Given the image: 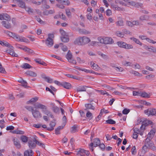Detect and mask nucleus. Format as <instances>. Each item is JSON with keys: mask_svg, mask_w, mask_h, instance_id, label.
<instances>
[{"mask_svg": "<svg viewBox=\"0 0 156 156\" xmlns=\"http://www.w3.org/2000/svg\"><path fill=\"white\" fill-rule=\"evenodd\" d=\"M98 146L102 151L104 150L105 146L103 143H102L101 144L100 143V145H99Z\"/></svg>", "mask_w": 156, "mask_h": 156, "instance_id": "54", "label": "nucleus"}, {"mask_svg": "<svg viewBox=\"0 0 156 156\" xmlns=\"http://www.w3.org/2000/svg\"><path fill=\"white\" fill-rule=\"evenodd\" d=\"M5 33L6 34H8L9 36L12 37L14 38L16 34L12 32H10L8 31H5Z\"/></svg>", "mask_w": 156, "mask_h": 156, "instance_id": "34", "label": "nucleus"}, {"mask_svg": "<svg viewBox=\"0 0 156 156\" xmlns=\"http://www.w3.org/2000/svg\"><path fill=\"white\" fill-rule=\"evenodd\" d=\"M0 72L2 73H4L5 72V69L2 67L1 64H0Z\"/></svg>", "mask_w": 156, "mask_h": 156, "instance_id": "63", "label": "nucleus"}, {"mask_svg": "<svg viewBox=\"0 0 156 156\" xmlns=\"http://www.w3.org/2000/svg\"><path fill=\"white\" fill-rule=\"evenodd\" d=\"M46 45L49 48L51 47L54 44V41L52 39L47 38L45 41Z\"/></svg>", "mask_w": 156, "mask_h": 156, "instance_id": "4", "label": "nucleus"}, {"mask_svg": "<svg viewBox=\"0 0 156 156\" xmlns=\"http://www.w3.org/2000/svg\"><path fill=\"white\" fill-rule=\"evenodd\" d=\"M141 92H139V91H133V96H141Z\"/></svg>", "mask_w": 156, "mask_h": 156, "instance_id": "53", "label": "nucleus"}, {"mask_svg": "<svg viewBox=\"0 0 156 156\" xmlns=\"http://www.w3.org/2000/svg\"><path fill=\"white\" fill-rule=\"evenodd\" d=\"M64 127V126H58L57 128L55 129V133L56 134H59L60 133L59 131L61 129H62Z\"/></svg>", "mask_w": 156, "mask_h": 156, "instance_id": "33", "label": "nucleus"}, {"mask_svg": "<svg viewBox=\"0 0 156 156\" xmlns=\"http://www.w3.org/2000/svg\"><path fill=\"white\" fill-rule=\"evenodd\" d=\"M1 45L3 46H5L8 48H9L10 49H12L13 48V47L9 43H8L7 42H3L2 41V44H1Z\"/></svg>", "mask_w": 156, "mask_h": 156, "instance_id": "25", "label": "nucleus"}, {"mask_svg": "<svg viewBox=\"0 0 156 156\" xmlns=\"http://www.w3.org/2000/svg\"><path fill=\"white\" fill-rule=\"evenodd\" d=\"M34 17L37 20L38 22L41 24L44 23V22L43 21L39 16H35Z\"/></svg>", "mask_w": 156, "mask_h": 156, "instance_id": "51", "label": "nucleus"}, {"mask_svg": "<svg viewBox=\"0 0 156 156\" xmlns=\"http://www.w3.org/2000/svg\"><path fill=\"white\" fill-rule=\"evenodd\" d=\"M140 96L144 98H149L150 97V94H148L145 92H141Z\"/></svg>", "mask_w": 156, "mask_h": 156, "instance_id": "31", "label": "nucleus"}, {"mask_svg": "<svg viewBox=\"0 0 156 156\" xmlns=\"http://www.w3.org/2000/svg\"><path fill=\"white\" fill-rule=\"evenodd\" d=\"M102 111H104V109L101 110L100 113L99 115L98 116V117L96 118V121H98L100 120V118H101V117L102 116Z\"/></svg>", "mask_w": 156, "mask_h": 156, "instance_id": "46", "label": "nucleus"}, {"mask_svg": "<svg viewBox=\"0 0 156 156\" xmlns=\"http://www.w3.org/2000/svg\"><path fill=\"white\" fill-rule=\"evenodd\" d=\"M21 83L22 84V86L25 88H28L30 87L27 86V83L24 80L22 82V83Z\"/></svg>", "mask_w": 156, "mask_h": 156, "instance_id": "49", "label": "nucleus"}, {"mask_svg": "<svg viewBox=\"0 0 156 156\" xmlns=\"http://www.w3.org/2000/svg\"><path fill=\"white\" fill-rule=\"evenodd\" d=\"M61 41L64 43L68 42L69 41V38L68 36H62L60 37Z\"/></svg>", "mask_w": 156, "mask_h": 156, "instance_id": "27", "label": "nucleus"}, {"mask_svg": "<svg viewBox=\"0 0 156 156\" xmlns=\"http://www.w3.org/2000/svg\"><path fill=\"white\" fill-rule=\"evenodd\" d=\"M74 44L79 45H83L82 37L77 38L74 41Z\"/></svg>", "mask_w": 156, "mask_h": 156, "instance_id": "6", "label": "nucleus"}, {"mask_svg": "<svg viewBox=\"0 0 156 156\" xmlns=\"http://www.w3.org/2000/svg\"><path fill=\"white\" fill-rule=\"evenodd\" d=\"M53 112L55 113H58L59 111V109L57 106H55V107H53V108H52Z\"/></svg>", "mask_w": 156, "mask_h": 156, "instance_id": "41", "label": "nucleus"}, {"mask_svg": "<svg viewBox=\"0 0 156 156\" xmlns=\"http://www.w3.org/2000/svg\"><path fill=\"white\" fill-rule=\"evenodd\" d=\"M155 133V129L151 130L147 135L148 137L153 138L154 136Z\"/></svg>", "mask_w": 156, "mask_h": 156, "instance_id": "24", "label": "nucleus"}, {"mask_svg": "<svg viewBox=\"0 0 156 156\" xmlns=\"http://www.w3.org/2000/svg\"><path fill=\"white\" fill-rule=\"evenodd\" d=\"M88 87L87 86H80L76 88V90L77 92L86 91V88Z\"/></svg>", "mask_w": 156, "mask_h": 156, "instance_id": "12", "label": "nucleus"}, {"mask_svg": "<svg viewBox=\"0 0 156 156\" xmlns=\"http://www.w3.org/2000/svg\"><path fill=\"white\" fill-rule=\"evenodd\" d=\"M32 114L33 117L35 118H41L42 117V115L40 112L36 109L34 110Z\"/></svg>", "mask_w": 156, "mask_h": 156, "instance_id": "5", "label": "nucleus"}, {"mask_svg": "<svg viewBox=\"0 0 156 156\" xmlns=\"http://www.w3.org/2000/svg\"><path fill=\"white\" fill-rule=\"evenodd\" d=\"M143 124L140 127V129L141 130H142V129L143 127V126H144V130L145 129V127L146 126H147L149 124L151 125L153 122L149 120H144L142 122Z\"/></svg>", "mask_w": 156, "mask_h": 156, "instance_id": "8", "label": "nucleus"}, {"mask_svg": "<svg viewBox=\"0 0 156 156\" xmlns=\"http://www.w3.org/2000/svg\"><path fill=\"white\" fill-rule=\"evenodd\" d=\"M133 48V46L130 44H127L126 43V45L125 46L124 48L127 49H132Z\"/></svg>", "mask_w": 156, "mask_h": 156, "instance_id": "40", "label": "nucleus"}, {"mask_svg": "<svg viewBox=\"0 0 156 156\" xmlns=\"http://www.w3.org/2000/svg\"><path fill=\"white\" fill-rule=\"evenodd\" d=\"M116 34L118 36L121 37H123L124 35L123 34L119 31H117L116 32Z\"/></svg>", "mask_w": 156, "mask_h": 156, "instance_id": "45", "label": "nucleus"}, {"mask_svg": "<svg viewBox=\"0 0 156 156\" xmlns=\"http://www.w3.org/2000/svg\"><path fill=\"white\" fill-rule=\"evenodd\" d=\"M156 114V110L155 109L150 108L149 109L148 115H154Z\"/></svg>", "mask_w": 156, "mask_h": 156, "instance_id": "26", "label": "nucleus"}, {"mask_svg": "<svg viewBox=\"0 0 156 156\" xmlns=\"http://www.w3.org/2000/svg\"><path fill=\"white\" fill-rule=\"evenodd\" d=\"M77 126L76 125H74L71 128V133H75L77 130Z\"/></svg>", "mask_w": 156, "mask_h": 156, "instance_id": "47", "label": "nucleus"}, {"mask_svg": "<svg viewBox=\"0 0 156 156\" xmlns=\"http://www.w3.org/2000/svg\"><path fill=\"white\" fill-rule=\"evenodd\" d=\"M18 3V5L20 7L23 9L25 8V3L23 1V0H21L20 2H19Z\"/></svg>", "mask_w": 156, "mask_h": 156, "instance_id": "36", "label": "nucleus"}, {"mask_svg": "<svg viewBox=\"0 0 156 156\" xmlns=\"http://www.w3.org/2000/svg\"><path fill=\"white\" fill-rule=\"evenodd\" d=\"M10 55L13 57H18V55L15 53V52L14 51V49H13V50L11 51V52H10Z\"/></svg>", "mask_w": 156, "mask_h": 156, "instance_id": "60", "label": "nucleus"}, {"mask_svg": "<svg viewBox=\"0 0 156 156\" xmlns=\"http://www.w3.org/2000/svg\"><path fill=\"white\" fill-rule=\"evenodd\" d=\"M130 112V110L127 108H125L123 110L122 112V113L124 114H127Z\"/></svg>", "mask_w": 156, "mask_h": 156, "instance_id": "55", "label": "nucleus"}, {"mask_svg": "<svg viewBox=\"0 0 156 156\" xmlns=\"http://www.w3.org/2000/svg\"><path fill=\"white\" fill-rule=\"evenodd\" d=\"M93 142L94 143V147H96L98 146L99 145H100L101 143V141L99 138H96L94 139Z\"/></svg>", "mask_w": 156, "mask_h": 156, "instance_id": "18", "label": "nucleus"}, {"mask_svg": "<svg viewBox=\"0 0 156 156\" xmlns=\"http://www.w3.org/2000/svg\"><path fill=\"white\" fill-rule=\"evenodd\" d=\"M4 20L7 21H9L10 20V18L9 15L6 13H3Z\"/></svg>", "mask_w": 156, "mask_h": 156, "instance_id": "37", "label": "nucleus"}, {"mask_svg": "<svg viewBox=\"0 0 156 156\" xmlns=\"http://www.w3.org/2000/svg\"><path fill=\"white\" fill-rule=\"evenodd\" d=\"M66 14L67 15L69 16H71V12H70V9H66Z\"/></svg>", "mask_w": 156, "mask_h": 156, "instance_id": "64", "label": "nucleus"}, {"mask_svg": "<svg viewBox=\"0 0 156 156\" xmlns=\"http://www.w3.org/2000/svg\"><path fill=\"white\" fill-rule=\"evenodd\" d=\"M34 140V138L32 140H29L28 141V146L29 148L31 149L34 148L36 146V143Z\"/></svg>", "mask_w": 156, "mask_h": 156, "instance_id": "7", "label": "nucleus"}, {"mask_svg": "<svg viewBox=\"0 0 156 156\" xmlns=\"http://www.w3.org/2000/svg\"><path fill=\"white\" fill-rule=\"evenodd\" d=\"M107 123L114 124L115 123V122L112 119H109L106 121Z\"/></svg>", "mask_w": 156, "mask_h": 156, "instance_id": "42", "label": "nucleus"}, {"mask_svg": "<svg viewBox=\"0 0 156 156\" xmlns=\"http://www.w3.org/2000/svg\"><path fill=\"white\" fill-rule=\"evenodd\" d=\"M70 51L69 50L66 55V58L68 59L69 62L75 64L76 63V61L72 59V55L71 53H69Z\"/></svg>", "mask_w": 156, "mask_h": 156, "instance_id": "3", "label": "nucleus"}, {"mask_svg": "<svg viewBox=\"0 0 156 156\" xmlns=\"http://www.w3.org/2000/svg\"><path fill=\"white\" fill-rule=\"evenodd\" d=\"M38 99V98L37 97L32 98L30 100L27 101V104H29L31 102H34L37 101Z\"/></svg>", "mask_w": 156, "mask_h": 156, "instance_id": "30", "label": "nucleus"}, {"mask_svg": "<svg viewBox=\"0 0 156 156\" xmlns=\"http://www.w3.org/2000/svg\"><path fill=\"white\" fill-rule=\"evenodd\" d=\"M98 40L100 41L101 43H103L105 44H112L113 43L114 41L111 37H106L104 39H101Z\"/></svg>", "mask_w": 156, "mask_h": 156, "instance_id": "1", "label": "nucleus"}, {"mask_svg": "<svg viewBox=\"0 0 156 156\" xmlns=\"http://www.w3.org/2000/svg\"><path fill=\"white\" fill-rule=\"evenodd\" d=\"M21 67L24 69H29L32 68V67L30 64L27 63H24L23 65L21 66Z\"/></svg>", "mask_w": 156, "mask_h": 156, "instance_id": "29", "label": "nucleus"}, {"mask_svg": "<svg viewBox=\"0 0 156 156\" xmlns=\"http://www.w3.org/2000/svg\"><path fill=\"white\" fill-rule=\"evenodd\" d=\"M34 106L36 108H40L43 110L47 109V107L46 106L37 103L35 104Z\"/></svg>", "mask_w": 156, "mask_h": 156, "instance_id": "10", "label": "nucleus"}, {"mask_svg": "<svg viewBox=\"0 0 156 156\" xmlns=\"http://www.w3.org/2000/svg\"><path fill=\"white\" fill-rule=\"evenodd\" d=\"M34 152L31 150L26 151L24 153V156H33Z\"/></svg>", "mask_w": 156, "mask_h": 156, "instance_id": "21", "label": "nucleus"}, {"mask_svg": "<svg viewBox=\"0 0 156 156\" xmlns=\"http://www.w3.org/2000/svg\"><path fill=\"white\" fill-rule=\"evenodd\" d=\"M25 108L29 111H31L32 112L34 110L33 107L31 106H26Z\"/></svg>", "mask_w": 156, "mask_h": 156, "instance_id": "52", "label": "nucleus"}, {"mask_svg": "<svg viewBox=\"0 0 156 156\" xmlns=\"http://www.w3.org/2000/svg\"><path fill=\"white\" fill-rule=\"evenodd\" d=\"M86 116L87 118L90 117V119H92L93 116L92 114L89 111H88L86 114Z\"/></svg>", "mask_w": 156, "mask_h": 156, "instance_id": "59", "label": "nucleus"}, {"mask_svg": "<svg viewBox=\"0 0 156 156\" xmlns=\"http://www.w3.org/2000/svg\"><path fill=\"white\" fill-rule=\"evenodd\" d=\"M97 54L101 56L103 59L105 60H107L109 58L108 55L102 53L100 51H98Z\"/></svg>", "mask_w": 156, "mask_h": 156, "instance_id": "17", "label": "nucleus"}, {"mask_svg": "<svg viewBox=\"0 0 156 156\" xmlns=\"http://www.w3.org/2000/svg\"><path fill=\"white\" fill-rule=\"evenodd\" d=\"M84 150L81 148H80L79 150L77 151L76 155L78 156H85L84 154Z\"/></svg>", "mask_w": 156, "mask_h": 156, "instance_id": "23", "label": "nucleus"}, {"mask_svg": "<svg viewBox=\"0 0 156 156\" xmlns=\"http://www.w3.org/2000/svg\"><path fill=\"white\" fill-rule=\"evenodd\" d=\"M83 45L86 44L90 42V40L89 38L85 37H82Z\"/></svg>", "mask_w": 156, "mask_h": 156, "instance_id": "19", "label": "nucleus"}, {"mask_svg": "<svg viewBox=\"0 0 156 156\" xmlns=\"http://www.w3.org/2000/svg\"><path fill=\"white\" fill-rule=\"evenodd\" d=\"M123 64L126 66H130L131 63L129 62H127L126 61H124L122 62Z\"/></svg>", "mask_w": 156, "mask_h": 156, "instance_id": "56", "label": "nucleus"}, {"mask_svg": "<svg viewBox=\"0 0 156 156\" xmlns=\"http://www.w3.org/2000/svg\"><path fill=\"white\" fill-rule=\"evenodd\" d=\"M78 31L81 34H90V32L89 31L87 30L84 29H79L78 30Z\"/></svg>", "mask_w": 156, "mask_h": 156, "instance_id": "22", "label": "nucleus"}, {"mask_svg": "<svg viewBox=\"0 0 156 156\" xmlns=\"http://www.w3.org/2000/svg\"><path fill=\"white\" fill-rule=\"evenodd\" d=\"M13 141L14 142V145L16 146V148L18 149L20 148L21 146L20 141L17 139L15 137L13 138Z\"/></svg>", "mask_w": 156, "mask_h": 156, "instance_id": "11", "label": "nucleus"}, {"mask_svg": "<svg viewBox=\"0 0 156 156\" xmlns=\"http://www.w3.org/2000/svg\"><path fill=\"white\" fill-rule=\"evenodd\" d=\"M17 41L24 42L26 43L29 42V41L27 38L15 34L14 38Z\"/></svg>", "mask_w": 156, "mask_h": 156, "instance_id": "2", "label": "nucleus"}, {"mask_svg": "<svg viewBox=\"0 0 156 156\" xmlns=\"http://www.w3.org/2000/svg\"><path fill=\"white\" fill-rule=\"evenodd\" d=\"M117 26H123L124 25L123 21L122 20H120L116 22Z\"/></svg>", "mask_w": 156, "mask_h": 156, "instance_id": "44", "label": "nucleus"}, {"mask_svg": "<svg viewBox=\"0 0 156 156\" xmlns=\"http://www.w3.org/2000/svg\"><path fill=\"white\" fill-rule=\"evenodd\" d=\"M56 120L55 119H54L52 121H51L50 124L49 126H50V127H48L47 128V130L50 131H51L52 130H53L54 129V127L56 125V123L55 122V121Z\"/></svg>", "mask_w": 156, "mask_h": 156, "instance_id": "9", "label": "nucleus"}, {"mask_svg": "<svg viewBox=\"0 0 156 156\" xmlns=\"http://www.w3.org/2000/svg\"><path fill=\"white\" fill-rule=\"evenodd\" d=\"M130 39L131 40L134 41L137 44H139L140 45H142V43L140 42L139 40L136 38L134 37H131L130 38Z\"/></svg>", "mask_w": 156, "mask_h": 156, "instance_id": "35", "label": "nucleus"}, {"mask_svg": "<svg viewBox=\"0 0 156 156\" xmlns=\"http://www.w3.org/2000/svg\"><path fill=\"white\" fill-rule=\"evenodd\" d=\"M60 33L62 36H68L67 34L62 29H60L59 30Z\"/></svg>", "mask_w": 156, "mask_h": 156, "instance_id": "38", "label": "nucleus"}, {"mask_svg": "<svg viewBox=\"0 0 156 156\" xmlns=\"http://www.w3.org/2000/svg\"><path fill=\"white\" fill-rule=\"evenodd\" d=\"M2 25L7 29H9L11 27V25L10 23L8 21H2Z\"/></svg>", "mask_w": 156, "mask_h": 156, "instance_id": "14", "label": "nucleus"}, {"mask_svg": "<svg viewBox=\"0 0 156 156\" xmlns=\"http://www.w3.org/2000/svg\"><path fill=\"white\" fill-rule=\"evenodd\" d=\"M25 73L27 75L32 77H35L37 76V74L36 73L30 70L27 71Z\"/></svg>", "mask_w": 156, "mask_h": 156, "instance_id": "20", "label": "nucleus"}, {"mask_svg": "<svg viewBox=\"0 0 156 156\" xmlns=\"http://www.w3.org/2000/svg\"><path fill=\"white\" fill-rule=\"evenodd\" d=\"M43 79L48 83H51L53 82V79L50 78L46 76L45 77H44Z\"/></svg>", "mask_w": 156, "mask_h": 156, "instance_id": "39", "label": "nucleus"}, {"mask_svg": "<svg viewBox=\"0 0 156 156\" xmlns=\"http://www.w3.org/2000/svg\"><path fill=\"white\" fill-rule=\"evenodd\" d=\"M132 26L133 25H139L140 23L138 21H133L132 22Z\"/></svg>", "mask_w": 156, "mask_h": 156, "instance_id": "62", "label": "nucleus"}, {"mask_svg": "<svg viewBox=\"0 0 156 156\" xmlns=\"http://www.w3.org/2000/svg\"><path fill=\"white\" fill-rule=\"evenodd\" d=\"M85 106L86 108L84 109L85 110H87V109L94 110L95 109L94 107L90 104H86L85 105Z\"/></svg>", "mask_w": 156, "mask_h": 156, "instance_id": "16", "label": "nucleus"}, {"mask_svg": "<svg viewBox=\"0 0 156 156\" xmlns=\"http://www.w3.org/2000/svg\"><path fill=\"white\" fill-rule=\"evenodd\" d=\"M117 44L121 48H124L126 45V42L122 41H118L117 42Z\"/></svg>", "mask_w": 156, "mask_h": 156, "instance_id": "28", "label": "nucleus"}, {"mask_svg": "<svg viewBox=\"0 0 156 156\" xmlns=\"http://www.w3.org/2000/svg\"><path fill=\"white\" fill-rule=\"evenodd\" d=\"M149 51L151 52L156 53V48L152 46H150V50H149Z\"/></svg>", "mask_w": 156, "mask_h": 156, "instance_id": "43", "label": "nucleus"}, {"mask_svg": "<svg viewBox=\"0 0 156 156\" xmlns=\"http://www.w3.org/2000/svg\"><path fill=\"white\" fill-rule=\"evenodd\" d=\"M12 154L13 156H23L19 152H17V153H15L13 151L12 152Z\"/></svg>", "mask_w": 156, "mask_h": 156, "instance_id": "48", "label": "nucleus"}, {"mask_svg": "<svg viewBox=\"0 0 156 156\" xmlns=\"http://www.w3.org/2000/svg\"><path fill=\"white\" fill-rule=\"evenodd\" d=\"M62 86L64 88L67 89H70L71 87V84L69 83L66 82H62Z\"/></svg>", "mask_w": 156, "mask_h": 156, "instance_id": "15", "label": "nucleus"}, {"mask_svg": "<svg viewBox=\"0 0 156 156\" xmlns=\"http://www.w3.org/2000/svg\"><path fill=\"white\" fill-rule=\"evenodd\" d=\"M129 72L130 73L132 74H133L135 75L136 76H138L139 74V73L138 72L136 71H134L133 70H131L130 71H129Z\"/></svg>", "mask_w": 156, "mask_h": 156, "instance_id": "50", "label": "nucleus"}, {"mask_svg": "<svg viewBox=\"0 0 156 156\" xmlns=\"http://www.w3.org/2000/svg\"><path fill=\"white\" fill-rule=\"evenodd\" d=\"M62 120L63 121H64L62 124L63 125V126H64L66 124L67 121V119L65 115H64L63 116L62 118Z\"/></svg>", "mask_w": 156, "mask_h": 156, "instance_id": "58", "label": "nucleus"}, {"mask_svg": "<svg viewBox=\"0 0 156 156\" xmlns=\"http://www.w3.org/2000/svg\"><path fill=\"white\" fill-rule=\"evenodd\" d=\"M20 139L24 143H26L28 140V137L25 135L21 136Z\"/></svg>", "mask_w": 156, "mask_h": 156, "instance_id": "32", "label": "nucleus"}, {"mask_svg": "<svg viewBox=\"0 0 156 156\" xmlns=\"http://www.w3.org/2000/svg\"><path fill=\"white\" fill-rule=\"evenodd\" d=\"M55 11L54 9L50 10H45L43 12V14L44 15L48 16L49 14H52L55 13Z\"/></svg>", "mask_w": 156, "mask_h": 156, "instance_id": "13", "label": "nucleus"}, {"mask_svg": "<svg viewBox=\"0 0 156 156\" xmlns=\"http://www.w3.org/2000/svg\"><path fill=\"white\" fill-rule=\"evenodd\" d=\"M42 110V112L45 115H49V114H50V113L51 112L49 111L48 110L46 109H44Z\"/></svg>", "mask_w": 156, "mask_h": 156, "instance_id": "61", "label": "nucleus"}, {"mask_svg": "<svg viewBox=\"0 0 156 156\" xmlns=\"http://www.w3.org/2000/svg\"><path fill=\"white\" fill-rule=\"evenodd\" d=\"M106 15L107 16H109L112 15V13L111 10L107 9L106 11Z\"/></svg>", "mask_w": 156, "mask_h": 156, "instance_id": "57", "label": "nucleus"}]
</instances>
